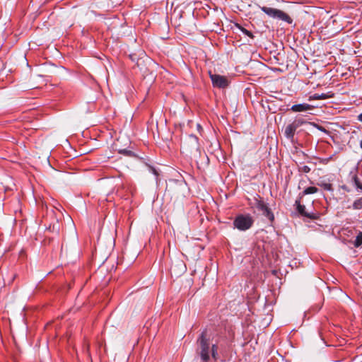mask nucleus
I'll return each mask as SVG.
<instances>
[{
    "instance_id": "obj_18",
    "label": "nucleus",
    "mask_w": 362,
    "mask_h": 362,
    "mask_svg": "<svg viewBox=\"0 0 362 362\" xmlns=\"http://www.w3.org/2000/svg\"><path fill=\"white\" fill-rule=\"evenodd\" d=\"M321 187H323L324 189L327 191H332V186L329 183H322L320 185Z\"/></svg>"
},
{
    "instance_id": "obj_16",
    "label": "nucleus",
    "mask_w": 362,
    "mask_h": 362,
    "mask_svg": "<svg viewBox=\"0 0 362 362\" xmlns=\"http://www.w3.org/2000/svg\"><path fill=\"white\" fill-rule=\"evenodd\" d=\"M119 153L129 157L135 156V154L133 151L127 149H121L119 151Z\"/></svg>"
},
{
    "instance_id": "obj_9",
    "label": "nucleus",
    "mask_w": 362,
    "mask_h": 362,
    "mask_svg": "<svg viewBox=\"0 0 362 362\" xmlns=\"http://www.w3.org/2000/svg\"><path fill=\"white\" fill-rule=\"evenodd\" d=\"M185 264L182 260L175 259L172 261L171 266L170 268V272L175 275H180L185 272Z\"/></svg>"
},
{
    "instance_id": "obj_17",
    "label": "nucleus",
    "mask_w": 362,
    "mask_h": 362,
    "mask_svg": "<svg viewBox=\"0 0 362 362\" xmlns=\"http://www.w3.org/2000/svg\"><path fill=\"white\" fill-rule=\"evenodd\" d=\"M298 170L300 172L304 173H308L310 171V168L308 165H303L299 166Z\"/></svg>"
},
{
    "instance_id": "obj_1",
    "label": "nucleus",
    "mask_w": 362,
    "mask_h": 362,
    "mask_svg": "<svg viewBox=\"0 0 362 362\" xmlns=\"http://www.w3.org/2000/svg\"><path fill=\"white\" fill-rule=\"evenodd\" d=\"M199 349L197 351V354L203 362H209L210 360V354L212 358L216 361L218 358L217 349L218 347L216 344H213L210 347L209 340L206 338V332L204 331L202 333L198 339Z\"/></svg>"
},
{
    "instance_id": "obj_25",
    "label": "nucleus",
    "mask_w": 362,
    "mask_h": 362,
    "mask_svg": "<svg viewBox=\"0 0 362 362\" xmlns=\"http://www.w3.org/2000/svg\"><path fill=\"white\" fill-rule=\"evenodd\" d=\"M342 188L346 191H349L346 186H343Z\"/></svg>"
},
{
    "instance_id": "obj_12",
    "label": "nucleus",
    "mask_w": 362,
    "mask_h": 362,
    "mask_svg": "<svg viewBox=\"0 0 362 362\" xmlns=\"http://www.w3.org/2000/svg\"><path fill=\"white\" fill-rule=\"evenodd\" d=\"M318 192V189L315 187H309L303 190L302 193L299 194V197L301 199L303 196L310 194H315Z\"/></svg>"
},
{
    "instance_id": "obj_14",
    "label": "nucleus",
    "mask_w": 362,
    "mask_h": 362,
    "mask_svg": "<svg viewBox=\"0 0 362 362\" xmlns=\"http://www.w3.org/2000/svg\"><path fill=\"white\" fill-rule=\"evenodd\" d=\"M235 26H236V27H237L240 30H241V31L243 32V33H244V34H245V35H246L247 36L250 37V38H252V39H253V38H254V35H253V34H252L250 31H249V30H246L245 28H243V26H241L240 25H239V24H238V23H237V24H235Z\"/></svg>"
},
{
    "instance_id": "obj_15",
    "label": "nucleus",
    "mask_w": 362,
    "mask_h": 362,
    "mask_svg": "<svg viewBox=\"0 0 362 362\" xmlns=\"http://www.w3.org/2000/svg\"><path fill=\"white\" fill-rule=\"evenodd\" d=\"M362 245V232H360L357 236L356 237V239L354 242V245L356 247H358Z\"/></svg>"
},
{
    "instance_id": "obj_7",
    "label": "nucleus",
    "mask_w": 362,
    "mask_h": 362,
    "mask_svg": "<svg viewBox=\"0 0 362 362\" xmlns=\"http://www.w3.org/2000/svg\"><path fill=\"white\" fill-rule=\"evenodd\" d=\"M295 206H296L297 211L298 212V214L300 216L306 217V218L312 219V220H317L319 218L318 214L313 213V212H307L305 211V206L304 205L301 204L300 197L296 200Z\"/></svg>"
},
{
    "instance_id": "obj_19",
    "label": "nucleus",
    "mask_w": 362,
    "mask_h": 362,
    "mask_svg": "<svg viewBox=\"0 0 362 362\" xmlns=\"http://www.w3.org/2000/svg\"><path fill=\"white\" fill-rule=\"evenodd\" d=\"M310 124H313L314 127H315L320 131L325 132V133H327V131L323 127H322L320 125H318V124H317L315 123H313V122H310Z\"/></svg>"
},
{
    "instance_id": "obj_10",
    "label": "nucleus",
    "mask_w": 362,
    "mask_h": 362,
    "mask_svg": "<svg viewBox=\"0 0 362 362\" xmlns=\"http://www.w3.org/2000/svg\"><path fill=\"white\" fill-rule=\"evenodd\" d=\"M313 107L309 104L303 103V104H297V105H292V107H291V110L293 112H305V111L312 110Z\"/></svg>"
},
{
    "instance_id": "obj_28",
    "label": "nucleus",
    "mask_w": 362,
    "mask_h": 362,
    "mask_svg": "<svg viewBox=\"0 0 362 362\" xmlns=\"http://www.w3.org/2000/svg\"><path fill=\"white\" fill-rule=\"evenodd\" d=\"M197 127H198V129H201L202 128L200 124H197Z\"/></svg>"
},
{
    "instance_id": "obj_3",
    "label": "nucleus",
    "mask_w": 362,
    "mask_h": 362,
    "mask_svg": "<svg viewBox=\"0 0 362 362\" xmlns=\"http://www.w3.org/2000/svg\"><path fill=\"white\" fill-rule=\"evenodd\" d=\"M259 8L267 16L271 18H276L283 21L288 23V24H291L293 23V19L285 12L281 10L274 8L271 7L267 6H260Z\"/></svg>"
},
{
    "instance_id": "obj_22",
    "label": "nucleus",
    "mask_w": 362,
    "mask_h": 362,
    "mask_svg": "<svg viewBox=\"0 0 362 362\" xmlns=\"http://www.w3.org/2000/svg\"><path fill=\"white\" fill-rule=\"evenodd\" d=\"M358 119L362 122V112L358 116Z\"/></svg>"
},
{
    "instance_id": "obj_26",
    "label": "nucleus",
    "mask_w": 362,
    "mask_h": 362,
    "mask_svg": "<svg viewBox=\"0 0 362 362\" xmlns=\"http://www.w3.org/2000/svg\"><path fill=\"white\" fill-rule=\"evenodd\" d=\"M358 188L362 189V183H361V185H358Z\"/></svg>"
},
{
    "instance_id": "obj_6",
    "label": "nucleus",
    "mask_w": 362,
    "mask_h": 362,
    "mask_svg": "<svg viewBox=\"0 0 362 362\" xmlns=\"http://www.w3.org/2000/svg\"><path fill=\"white\" fill-rule=\"evenodd\" d=\"M305 123L303 119H296L291 124L286 126L284 131L285 136L290 140H293L296 129L302 124Z\"/></svg>"
},
{
    "instance_id": "obj_27",
    "label": "nucleus",
    "mask_w": 362,
    "mask_h": 362,
    "mask_svg": "<svg viewBox=\"0 0 362 362\" xmlns=\"http://www.w3.org/2000/svg\"><path fill=\"white\" fill-rule=\"evenodd\" d=\"M360 147L362 148V140L360 142Z\"/></svg>"
},
{
    "instance_id": "obj_2",
    "label": "nucleus",
    "mask_w": 362,
    "mask_h": 362,
    "mask_svg": "<svg viewBox=\"0 0 362 362\" xmlns=\"http://www.w3.org/2000/svg\"><path fill=\"white\" fill-rule=\"evenodd\" d=\"M183 154L191 158H197L200 156V148L198 138L193 134L187 136L181 146Z\"/></svg>"
},
{
    "instance_id": "obj_24",
    "label": "nucleus",
    "mask_w": 362,
    "mask_h": 362,
    "mask_svg": "<svg viewBox=\"0 0 362 362\" xmlns=\"http://www.w3.org/2000/svg\"><path fill=\"white\" fill-rule=\"evenodd\" d=\"M168 190L169 192H173V187L170 185V186L168 187Z\"/></svg>"
},
{
    "instance_id": "obj_20",
    "label": "nucleus",
    "mask_w": 362,
    "mask_h": 362,
    "mask_svg": "<svg viewBox=\"0 0 362 362\" xmlns=\"http://www.w3.org/2000/svg\"><path fill=\"white\" fill-rule=\"evenodd\" d=\"M353 180L354 181V183H355L356 186L358 188V185H361V182L359 181L358 177L356 175H354L353 177Z\"/></svg>"
},
{
    "instance_id": "obj_4",
    "label": "nucleus",
    "mask_w": 362,
    "mask_h": 362,
    "mask_svg": "<svg viewBox=\"0 0 362 362\" xmlns=\"http://www.w3.org/2000/svg\"><path fill=\"white\" fill-rule=\"evenodd\" d=\"M253 223L254 219L250 214L238 215L233 221L234 228L243 231L250 229Z\"/></svg>"
},
{
    "instance_id": "obj_13",
    "label": "nucleus",
    "mask_w": 362,
    "mask_h": 362,
    "mask_svg": "<svg viewBox=\"0 0 362 362\" xmlns=\"http://www.w3.org/2000/svg\"><path fill=\"white\" fill-rule=\"evenodd\" d=\"M352 208L355 210H358L362 209V197L356 199L352 205Z\"/></svg>"
},
{
    "instance_id": "obj_23",
    "label": "nucleus",
    "mask_w": 362,
    "mask_h": 362,
    "mask_svg": "<svg viewBox=\"0 0 362 362\" xmlns=\"http://www.w3.org/2000/svg\"><path fill=\"white\" fill-rule=\"evenodd\" d=\"M151 170H152V172H153V174H155L156 175H158V173H157V171L156 170V169H154V168H151Z\"/></svg>"
},
{
    "instance_id": "obj_8",
    "label": "nucleus",
    "mask_w": 362,
    "mask_h": 362,
    "mask_svg": "<svg viewBox=\"0 0 362 362\" xmlns=\"http://www.w3.org/2000/svg\"><path fill=\"white\" fill-rule=\"evenodd\" d=\"M209 75L214 86L224 88L228 86V81L226 77L218 74H212L211 72Z\"/></svg>"
},
{
    "instance_id": "obj_5",
    "label": "nucleus",
    "mask_w": 362,
    "mask_h": 362,
    "mask_svg": "<svg viewBox=\"0 0 362 362\" xmlns=\"http://www.w3.org/2000/svg\"><path fill=\"white\" fill-rule=\"evenodd\" d=\"M255 206L259 210L261 211L262 215L267 217L271 222H273L274 220V215L268 206V204H266L262 199H255Z\"/></svg>"
},
{
    "instance_id": "obj_21",
    "label": "nucleus",
    "mask_w": 362,
    "mask_h": 362,
    "mask_svg": "<svg viewBox=\"0 0 362 362\" xmlns=\"http://www.w3.org/2000/svg\"><path fill=\"white\" fill-rule=\"evenodd\" d=\"M182 187V184H181V183H180V184L177 185V187H175V189H174V191H175L174 192H175V193L176 192H179V191H180V188H181Z\"/></svg>"
},
{
    "instance_id": "obj_11",
    "label": "nucleus",
    "mask_w": 362,
    "mask_h": 362,
    "mask_svg": "<svg viewBox=\"0 0 362 362\" xmlns=\"http://www.w3.org/2000/svg\"><path fill=\"white\" fill-rule=\"evenodd\" d=\"M334 95V94L332 92H328L327 93H321V94H319V93H315L313 95H312L311 96H310V100H325V99H328V98H333Z\"/></svg>"
}]
</instances>
